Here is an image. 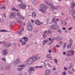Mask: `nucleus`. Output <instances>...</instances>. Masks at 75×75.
Here are the masks:
<instances>
[{
	"label": "nucleus",
	"mask_w": 75,
	"mask_h": 75,
	"mask_svg": "<svg viewBox=\"0 0 75 75\" xmlns=\"http://www.w3.org/2000/svg\"><path fill=\"white\" fill-rule=\"evenodd\" d=\"M48 42V39H46L43 42V45H45V44H47V42Z\"/></svg>",
	"instance_id": "nucleus-12"
},
{
	"label": "nucleus",
	"mask_w": 75,
	"mask_h": 75,
	"mask_svg": "<svg viewBox=\"0 0 75 75\" xmlns=\"http://www.w3.org/2000/svg\"><path fill=\"white\" fill-rule=\"evenodd\" d=\"M59 19L58 18H57L55 20V18H53V20L52 21V22H54L55 24H57V22L56 21H58Z\"/></svg>",
	"instance_id": "nucleus-7"
},
{
	"label": "nucleus",
	"mask_w": 75,
	"mask_h": 75,
	"mask_svg": "<svg viewBox=\"0 0 75 75\" xmlns=\"http://www.w3.org/2000/svg\"><path fill=\"white\" fill-rule=\"evenodd\" d=\"M12 10L13 11H18V10L16 9L15 8H12Z\"/></svg>",
	"instance_id": "nucleus-26"
},
{
	"label": "nucleus",
	"mask_w": 75,
	"mask_h": 75,
	"mask_svg": "<svg viewBox=\"0 0 75 75\" xmlns=\"http://www.w3.org/2000/svg\"><path fill=\"white\" fill-rule=\"evenodd\" d=\"M40 8L41 9H40V11H41V12L43 13H45V11H45L47 10V7L45 4H42Z\"/></svg>",
	"instance_id": "nucleus-2"
},
{
	"label": "nucleus",
	"mask_w": 75,
	"mask_h": 75,
	"mask_svg": "<svg viewBox=\"0 0 75 75\" xmlns=\"http://www.w3.org/2000/svg\"><path fill=\"white\" fill-rule=\"evenodd\" d=\"M2 60L4 61H6V59L5 58H2Z\"/></svg>",
	"instance_id": "nucleus-48"
},
{
	"label": "nucleus",
	"mask_w": 75,
	"mask_h": 75,
	"mask_svg": "<svg viewBox=\"0 0 75 75\" xmlns=\"http://www.w3.org/2000/svg\"><path fill=\"white\" fill-rule=\"evenodd\" d=\"M47 23H49L50 22L49 20H47Z\"/></svg>",
	"instance_id": "nucleus-57"
},
{
	"label": "nucleus",
	"mask_w": 75,
	"mask_h": 75,
	"mask_svg": "<svg viewBox=\"0 0 75 75\" xmlns=\"http://www.w3.org/2000/svg\"><path fill=\"white\" fill-rule=\"evenodd\" d=\"M17 16H18V17H20L21 18V19H22V20H24V17H23V16H20V13H17Z\"/></svg>",
	"instance_id": "nucleus-9"
},
{
	"label": "nucleus",
	"mask_w": 75,
	"mask_h": 75,
	"mask_svg": "<svg viewBox=\"0 0 75 75\" xmlns=\"http://www.w3.org/2000/svg\"><path fill=\"white\" fill-rule=\"evenodd\" d=\"M48 65L49 67H51V66L50 64H48Z\"/></svg>",
	"instance_id": "nucleus-50"
},
{
	"label": "nucleus",
	"mask_w": 75,
	"mask_h": 75,
	"mask_svg": "<svg viewBox=\"0 0 75 75\" xmlns=\"http://www.w3.org/2000/svg\"><path fill=\"white\" fill-rule=\"evenodd\" d=\"M28 8H30L31 7V6H30V5H28Z\"/></svg>",
	"instance_id": "nucleus-55"
},
{
	"label": "nucleus",
	"mask_w": 75,
	"mask_h": 75,
	"mask_svg": "<svg viewBox=\"0 0 75 75\" xmlns=\"http://www.w3.org/2000/svg\"><path fill=\"white\" fill-rule=\"evenodd\" d=\"M54 40H55V39L54 38H53L52 40H51L50 42L49 43V45H51V44L52 43V42H53V41H54Z\"/></svg>",
	"instance_id": "nucleus-23"
},
{
	"label": "nucleus",
	"mask_w": 75,
	"mask_h": 75,
	"mask_svg": "<svg viewBox=\"0 0 75 75\" xmlns=\"http://www.w3.org/2000/svg\"><path fill=\"white\" fill-rule=\"evenodd\" d=\"M71 11L73 12L71 13L72 16H73V19L75 20V10H74L72 11V10H71Z\"/></svg>",
	"instance_id": "nucleus-6"
},
{
	"label": "nucleus",
	"mask_w": 75,
	"mask_h": 75,
	"mask_svg": "<svg viewBox=\"0 0 75 75\" xmlns=\"http://www.w3.org/2000/svg\"><path fill=\"white\" fill-rule=\"evenodd\" d=\"M6 31H7V30H0V32H6Z\"/></svg>",
	"instance_id": "nucleus-28"
},
{
	"label": "nucleus",
	"mask_w": 75,
	"mask_h": 75,
	"mask_svg": "<svg viewBox=\"0 0 75 75\" xmlns=\"http://www.w3.org/2000/svg\"><path fill=\"white\" fill-rule=\"evenodd\" d=\"M72 27H70V28H69V29H68V30H72Z\"/></svg>",
	"instance_id": "nucleus-43"
},
{
	"label": "nucleus",
	"mask_w": 75,
	"mask_h": 75,
	"mask_svg": "<svg viewBox=\"0 0 75 75\" xmlns=\"http://www.w3.org/2000/svg\"><path fill=\"white\" fill-rule=\"evenodd\" d=\"M55 47L56 48H59L60 47L59 45H56L55 46Z\"/></svg>",
	"instance_id": "nucleus-39"
},
{
	"label": "nucleus",
	"mask_w": 75,
	"mask_h": 75,
	"mask_svg": "<svg viewBox=\"0 0 75 75\" xmlns=\"http://www.w3.org/2000/svg\"><path fill=\"white\" fill-rule=\"evenodd\" d=\"M17 22L18 23H19V24H21L22 23V22H21V21L19 20V21H17Z\"/></svg>",
	"instance_id": "nucleus-29"
},
{
	"label": "nucleus",
	"mask_w": 75,
	"mask_h": 75,
	"mask_svg": "<svg viewBox=\"0 0 75 75\" xmlns=\"http://www.w3.org/2000/svg\"><path fill=\"white\" fill-rule=\"evenodd\" d=\"M19 34L21 35L22 34V32L21 31H19L18 32Z\"/></svg>",
	"instance_id": "nucleus-38"
},
{
	"label": "nucleus",
	"mask_w": 75,
	"mask_h": 75,
	"mask_svg": "<svg viewBox=\"0 0 75 75\" xmlns=\"http://www.w3.org/2000/svg\"><path fill=\"white\" fill-rule=\"evenodd\" d=\"M54 60L55 63H57V59H54Z\"/></svg>",
	"instance_id": "nucleus-37"
},
{
	"label": "nucleus",
	"mask_w": 75,
	"mask_h": 75,
	"mask_svg": "<svg viewBox=\"0 0 75 75\" xmlns=\"http://www.w3.org/2000/svg\"><path fill=\"white\" fill-rule=\"evenodd\" d=\"M36 3H37V1H35L33 2L34 4H36Z\"/></svg>",
	"instance_id": "nucleus-46"
},
{
	"label": "nucleus",
	"mask_w": 75,
	"mask_h": 75,
	"mask_svg": "<svg viewBox=\"0 0 75 75\" xmlns=\"http://www.w3.org/2000/svg\"><path fill=\"white\" fill-rule=\"evenodd\" d=\"M71 46H72V45L71 44L68 45L67 46V48L68 49H69V48H70L71 47Z\"/></svg>",
	"instance_id": "nucleus-24"
},
{
	"label": "nucleus",
	"mask_w": 75,
	"mask_h": 75,
	"mask_svg": "<svg viewBox=\"0 0 75 75\" xmlns=\"http://www.w3.org/2000/svg\"><path fill=\"white\" fill-rule=\"evenodd\" d=\"M55 69H55V68H54L53 69V70L54 71H55Z\"/></svg>",
	"instance_id": "nucleus-59"
},
{
	"label": "nucleus",
	"mask_w": 75,
	"mask_h": 75,
	"mask_svg": "<svg viewBox=\"0 0 75 75\" xmlns=\"http://www.w3.org/2000/svg\"><path fill=\"white\" fill-rule=\"evenodd\" d=\"M66 45H67V44H66V43H65L63 45V48H65L66 47Z\"/></svg>",
	"instance_id": "nucleus-27"
},
{
	"label": "nucleus",
	"mask_w": 75,
	"mask_h": 75,
	"mask_svg": "<svg viewBox=\"0 0 75 75\" xmlns=\"http://www.w3.org/2000/svg\"><path fill=\"white\" fill-rule=\"evenodd\" d=\"M11 44H9L8 45H7V47H10V46H11Z\"/></svg>",
	"instance_id": "nucleus-41"
},
{
	"label": "nucleus",
	"mask_w": 75,
	"mask_h": 75,
	"mask_svg": "<svg viewBox=\"0 0 75 75\" xmlns=\"http://www.w3.org/2000/svg\"><path fill=\"white\" fill-rule=\"evenodd\" d=\"M18 1H19L21 3H23V2L22 1H21L20 0H18Z\"/></svg>",
	"instance_id": "nucleus-51"
},
{
	"label": "nucleus",
	"mask_w": 75,
	"mask_h": 75,
	"mask_svg": "<svg viewBox=\"0 0 75 75\" xmlns=\"http://www.w3.org/2000/svg\"><path fill=\"white\" fill-rule=\"evenodd\" d=\"M22 39H24V40H25V41H28V38L25 37L23 38H22Z\"/></svg>",
	"instance_id": "nucleus-22"
},
{
	"label": "nucleus",
	"mask_w": 75,
	"mask_h": 75,
	"mask_svg": "<svg viewBox=\"0 0 75 75\" xmlns=\"http://www.w3.org/2000/svg\"><path fill=\"white\" fill-rule=\"evenodd\" d=\"M31 21H32V23H34V21L33 20H31Z\"/></svg>",
	"instance_id": "nucleus-58"
},
{
	"label": "nucleus",
	"mask_w": 75,
	"mask_h": 75,
	"mask_svg": "<svg viewBox=\"0 0 75 75\" xmlns=\"http://www.w3.org/2000/svg\"><path fill=\"white\" fill-rule=\"evenodd\" d=\"M2 43V42H1L0 41V44H1Z\"/></svg>",
	"instance_id": "nucleus-62"
},
{
	"label": "nucleus",
	"mask_w": 75,
	"mask_h": 75,
	"mask_svg": "<svg viewBox=\"0 0 75 75\" xmlns=\"http://www.w3.org/2000/svg\"><path fill=\"white\" fill-rule=\"evenodd\" d=\"M66 75V71H64L63 72L62 75Z\"/></svg>",
	"instance_id": "nucleus-35"
},
{
	"label": "nucleus",
	"mask_w": 75,
	"mask_h": 75,
	"mask_svg": "<svg viewBox=\"0 0 75 75\" xmlns=\"http://www.w3.org/2000/svg\"><path fill=\"white\" fill-rule=\"evenodd\" d=\"M23 30H24V28H21V31H23Z\"/></svg>",
	"instance_id": "nucleus-53"
},
{
	"label": "nucleus",
	"mask_w": 75,
	"mask_h": 75,
	"mask_svg": "<svg viewBox=\"0 0 75 75\" xmlns=\"http://www.w3.org/2000/svg\"><path fill=\"white\" fill-rule=\"evenodd\" d=\"M48 33H49V34H52V31H51V30H49L48 31Z\"/></svg>",
	"instance_id": "nucleus-32"
},
{
	"label": "nucleus",
	"mask_w": 75,
	"mask_h": 75,
	"mask_svg": "<svg viewBox=\"0 0 75 75\" xmlns=\"http://www.w3.org/2000/svg\"><path fill=\"white\" fill-rule=\"evenodd\" d=\"M20 42L22 43V45H25L26 44V42H23L22 41V40H20Z\"/></svg>",
	"instance_id": "nucleus-18"
},
{
	"label": "nucleus",
	"mask_w": 75,
	"mask_h": 75,
	"mask_svg": "<svg viewBox=\"0 0 75 75\" xmlns=\"http://www.w3.org/2000/svg\"><path fill=\"white\" fill-rule=\"evenodd\" d=\"M47 57H48V58H51V55L50 54H48L47 55Z\"/></svg>",
	"instance_id": "nucleus-34"
},
{
	"label": "nucleus",
	"mask_w": 75,
	"mask_h": 75,
	"mask_svg": "<svg viewBox=\"0 0 75 75\" xmlns=\"http://www.w3.org/2000/svg\"><path fill=\"white\" fill-rule=\"evenodd\" d=\"M56 39L57 40H61L62 39V38L60 36H57L56 37Z\"/></svg>",
	"instance_id": "nucleus-15"
},
{
	"label": "nucleus",
	"mask_w": 75,
	"mask_h": 75,
	"mask_svg": "<svg viewBox=\"0 0 75 75\" xmlns=\"http://www.w3.org/2000/svg\"><path fill=\"white\" fill-rule=\"evenodd\" d=\"M70 44H72V40L71 39L70 40Z\"/></svg>",
	"instance_id": "nucleus-31"
},
{
	"label": "nucleus",
	"mask_w": 75,
	"mask_h": 75,
	"mask_svg": "<svg viewBox=\"0 0 75 75\" xmlns=\"http://www.w3.org/2000/svg\"><path fill=\"white\" fill-rule=\"evenodd\" d=\"M63 42H61L59 43L60 45H63Z\"/></svg>",
	"instance_id": "nucleus-30"
},
{
	"label": "nucleus",
	"mask_w": 75,
	"mask_h": 75,
	"mask_svg": "<svg viewBox=\"0 0 75 75\" xmlns=\"http://www.w3.org/2000/svg\"><path fill=\"white\" fill-rule=\"evenodd\" d=\"M46 35H43V37L44 38H45L46 37Z\"/></svg>",
	"instance_id": "nucleus-36"
},
{
	"label": "nucleus",
	"mask_w": 75,
	"mask_h": 75,
	"mask_svg": "<svg viewBox=\"0 0 75 75\" xmlns=\"http://www.w3.org/2000/svg\"><path fill=\"white\" fill-rule=\"evenodd\" d=\"M3 55H6L7 54V50H4L3 51Z\"/></svg>",
	"instance_id": "nucleus-20"
},
{
	"label": "nucleus",
	"mask_w": 75,
	"mask_h": 75,
	"mask_svg": "<svg viewBox=\"0 0 75 75\" xmlns=\"http://www.w3.org/2000/svg\"><path fill=\"white\" fill-rule=\"evenodd\" d=\"M62 28V29L63 30H66V28Z\"/></svg>",
	"instance_id": "nucleus-47"
},
{
	"label": "nucleus",
	"mask_w": 75,
	"mask_h": 75,
	"mask_svg": "<svg viewBox=\"0 0 75 75\" xmlns=\"http://www.w3.org/2000/svg\"><path fill=\"white\" fill-rule=\"evenodd\" d=\"M24 65H21L19 67H24Z\"/></svg>",
	"instance_id": "nucleus-40"
},
{
	"label": "nucleus",
	"mask_w": 75,
	"mask_h": 75,
	"mask_svg": "<svg viewBox=\"0 0 75 75\" xmlns=\"http://www.w3.org/2000/svg\"><path fill=\"white\" fill-rule=\"evenodd\" d=\"M35 24L38 25H41V22H40L38 20H36L35 21Z\"/></svg>",
	"instance_id": "nucleus-10"
},
{
	"label": "nucleus",
	"mask_w": 75,
	"mask_h": 75,
	"mask_svg": "<svg viewBox=\"0 0 75 75\" xmlns=\"http://www.w3.org/2000/svg\"><path fill=\"white\" fill-rule=\"evenodd\" d=\"M2 43V42H1L0 41V44H1Z\"/></svg>",
	"instance_id": "nucleus-61"
},
{
	"label": "nucleus",
	"mask_w": 75,
	"mask_h": 75,
	"mask_svg": "<svg viewBox=\"0 0 75 75\" xmlns=\"http://www.w3.org/2000/svg\"><path fill=\"white\" fill-rule=\"evenodd\" d=\"M49 41H51V38H49Z\"/></svg>",
	"instance_id": "nucleus-56"
},
{
	"label": "nucleus",
	"mask_w": 75,
	"mask_h": 75,
	"mask_svg": "<svg viewBox=\"0 0 75 75\" xmlns=\"http://www.w3.org/2000/svg\"><path fill=\"white\" fill-rule=\"evenodd\" d=\"M59 1H61V0H59Z\"/></svg>",
	"instance_id": "nucleus-63"
},
{
	"label": "nucleus",
	"mask_w": 75,
	"mask_h": 75,
	"mask_svg": "<svg viewBox=\"0 0 75 75\" xmlns=\"http://www.w3.org/2000/svg\"><path fill=\"white\" fill-rule=\"evenodd\" d=\"M58 28V26L56 25H52L50 27V28L52 30H56Z\"/></svg>",
	"instance_id": "nucleus-4"
},
{
	"label": "nucleus",
	"mask_w": 75,
	"mask_h": 75,
	"mask_svg": "<svg viewBox=\"0 0 75 75\" xmlns=\"http://www.w3.org/2000/svg\"><path fill=\"white\" fill-rule=\"evenodd\" d=\"M49 53H51V50H49Z\"/></svg>",
	"instance_id": "nucleus-52"
},
{
	"label": "nucleus",
	"mask_w": 75,
	"mask_h": 75,
	"mask_svg": "<svg viewBox=\"0 0 75 75\" xmlns=\"http://www.w3.org/2000/svg\"><path fill=\"white\" fill-rule=\"evenodd\" d=\"M42 66H35V68H42Z\"/></svg>",
	"instance_id": "nucleus-25"
},
{
	"label": "nucleus",
	"mask_w": 75,
	"mask_h": 75,
	"mask_svg": "<svg viewBox=\"0 0 75 75\" xmlns=\"http://www.w3.org/2000/svg\"><path fill=\"white\" fill-rule=\"evenodd\" d=\"M58 32L59 33H62V31H61V29H58Z\"/></svg>",
	"instance_id": "nucleus-33"
},
{
	"label": "nucleus",
	"mask_w": 75,
	"mask_h": 75,
	"mask_svg": "<svg viewBox=\"0 0 75 75\" xmlns=\"http://www.w3.org/2000/svg\"><path fill=\"white\" fill-rule=\"evenodd\" d=\"M71 6V8H74V7H75V4L74 3L72 4Z\"/></svg>",
	"instance_id": "nucleus-16"
},
{
	"label": "nucleus",
	"mask_w": 75,
	"mask_h": 75,
	"mask_svg": "<svg viewBox=\"0 0 75 75\" xmlns=\"http://www.w3.org/2000/svg\"><path fill=\"white\" fill-rule=\"evenodd\" d=\"M64 70H67V68H66V67H65L64 68Z\"/></svg>",
	"instance_id": "nucleus-54"
},
{
	"label": "nucleus",
	"mask_w": 75,
	"mask_h": 75,
	"mask_svg": "<svg viewBox=\"0 0 75 75\" xmlns=\"http://www.w3.org/2000/svg\"><path fill=\"white\" fill-rule=\"evenodd\" d=\"M39 58H40V57H37L36 56L32 58H30L29 59L27 62H26V64H33L35 60H37V59H39Z\"/></svg>",
	"instance_id": "nucleus-1"
},
{
	"label": "nucleus",
	"mask_w": 75,
	"mask_h": 75,
	"mask_svg": "<svg viewBox=\"0 0 75 75\" xmlns=\"http://www.w3.org/2000/svg\"><path fill=\"white\" fill-rule=\"evenodd\" d=\"M63 54L64 55H66V52H64L63 53Z\"/></svg>",
	"instance_id": "nucleus-42"
},
{
	"label": "nucleus",
	"mask_w": 75,
	"mask_h": 75,
	"mask_svg": "<svg viewBox=\"0 0 75 75\" xmlns=\"http://www.w3.org/2000/svg\"><path fill=\"white\" fill-rule=\"evenodd\" d=\"M1 9H2V8H3V9H5V8H6V7L4 6V7H2V8H1Z\"/></svg>",
	"instance_id": "nucleus-44"
},
{
	"label": "nucleus",
	"mask_w": 75,
	"mask_h": 75,
	"mask_svg": "<svg viewBox=\"0 0 75 75\" xmlns=\"http://www.w3.org/2000/svg\"><path fill=\"white\" fill-rule=\"evenodd\" d=\"M24 25H25V23H24Z\"/></svg>",
	"instance_id": "nucleus-64"
},
{
	"label": "nucleus",
	"mask_w": 75,
	"mask_h": 75,
	"mask_svg": "<svg viewBox=\"0 0 75 75\" xmlns=\"http://www.w3.org/2000/svg\"><path fill=\"white\" fill-rule=\"evenodd\" d=\"M31 71H35V70L33 67H31L30 68V70H28V72H31Z\"/></svg>",
	"instance_id": "nucleus-13"
},
{
	"label": "nucleus",
	"mask_w": 75,
	"mask_h": 75,
	"mask_svg": "<svg viewBox=\"0 0 75 75\" xmlns=\"http://www.w3.org/2000/svg\"><path fill=\"white\" fill-rule=\"evenodd\" d=\"M69 52H71V55H74V50H69L68 51Z\"/></svg>",
	"instance_id": "nucleus-19"
},
{
	"label": "nucleus",
	"mask_w": 75,
	"mask_h": 75,
	"mask_svg": "<svg viewBox=\"0 0 75 75\" xmlns=\"http://www.w3.org/2000/svg\"><path fill=\"white\" fill-rule=\"evenodd\" d=\"M47 33V31H45V32H44V35L45 34H46V33Z\"/></svg>",
	"instance_id": "nucleus-49"
},
{
	"label": "nucleus",
	"mask_w": 75,
	"mask_h": 75,
	"mask_svg": "<svg viewBox=\"0 0 75 75\" xmlns=\"http://www.w3.org/2000/svg\"><path fill=\"white\" fill-rule=\"evenodd\" d=\"M72 71H75V69H72Z\"/></svg>",
	"instance_id": "nucleus-60"
},
{
	"label": "nucleus",
	"mask_w": 75,
	"mask_h": 75,
	"mask_svg": "<svg viewBox=\"0 0 75 75\" xmlns=\"http://www.w3.org/2000/svg\"><path fill=\"white\" fill-rule=\"evenodd\" d=\"M23 69V68H21V69H18V71H21V69Z\"/></svg>",
	"instance_id": "nucleus-45"
},
{
	"label": "nucleus",
	"mask_w": 75,
	"mask_h": 75,
	"mask_svg": "<svg viewBox=\"0 0 75 75\" xmlns=\"http://www.w3.org/2000/svg\"><path fill=\"white\" fill-rule=\"evenodd\" d=\"M61 23L63 26H65V25H67V22L64 21H62Z\"/></svg>",
	"instance_id": "nucleus-14"
},
{
	"label": "nucleus",
	"mask_w": 75,
	"mask_h": 75,
	"mask_svg": "<svg viewBox=\"0 0 75 75\" xmlns=\"http://www.w3.org/2000/svg\"><path fill=\"white\" fill-rule=\"evenodd\" d=\"M27 29L28 31H31L33 30V26L31 25H29L27 27Z\"/></svg>",
	"instance_id": "nucleus-8"
},
{
	"label": "nucleus",
	"mask_w": 75,
	"mask_h": 75,
	"mask_svg": "<svg viewBox=\"0 0 75 75\" xmlns=\"http://www.w3.org/2000/svg\"><path fill=\"white\" fill-rule=\"evenodd\" d=\"M20 62V59H18L17 61L14 62V63L15 64H17V63H19Z\"/></svg>",
	"instance_id": "nucleus-17"
},
{
	"label": "nucleus",
	"mask_w": 75,
	"mask_h": 75,
	"mask_svg": "<svg viewBox=\"0 0 75 75\" xmlns=\"http://www.w3.org/2000/svg\"><path fill=\"white\" fill-rule=\"evenodd\" d=\"M32 15L33 17H36V13H35V12H33Z\"/></svg>",
	"instance_id": "nucleus-21"
},
{
	"label": "nucleus",
	"mask_w": 75,
	"mask_h": 75,
	"mask_svg": "<svg viewBox=\"0 0 75 75\" xmlns=\"http://www.w3.org/2000/svg\"><path fill=\"white\" fill-rule=\"evenodd\" d=\"M49 6H52L51 7V8L52 9V10H57L58 8H59V6H56L55 8L54 7V6L52 5V4H48Z\"/></svg>",
	"instance_id": "nucleus-5"
},
{
	"label": "nucleus",
	"mask_w": 75,
	"mask_h": 75,
	"mask_svg": "<svg viewBox=\"0 0 75 75\" xmlns=\"http://www.w3.org/2000/svg\"><path fill=\"white\" fill-rule=\"evenodd\" d=\"M18 7H21V8H22V9H25V8H26V7H27V5H25V4L24 3H22L21 4V5L19 4Z\"/></svg>",
	"instance_id": "nucleus-3"
},
{
	"label": "nucleus",
	"mask_w": 75,
	"mask_h": 75,
	"mask_svg": "<svg viewBox=\"0 0 75 75\" xmlns=\"http://www.w3.org/2000/svg\"><path fill=\"white\" fill-rule=\"evenodd\" d=\"M16 15H15V13L14 12H13L10 15V17L11 18H12L14 17Z\"/></svg>",
	"instance_id": "nucleus-11"
}]
</instances>
